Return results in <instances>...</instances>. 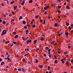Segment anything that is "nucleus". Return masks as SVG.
Instances as JSON below:
<instances>
[{"instance_id":"4be33fe9","label":"nucleus","mask_w":73,"mask_h":73,"mask_svg":"<svg viewBox=\"0 0 73 73\" xmlns=\"http://www.w3.org/2000/svg\"><path fill=\"white\" fill-rule=\"evenodd\" d=\"M23 61V62H25V58H23V60H22Z\"/></svg>"},{"instance_id":"ddd939ff","label":"nucleus","mask_w":73,"mask_h":73,"mask_svg":"<svg viewBox=\"0 0 73 73\" xmlns=\"http://www.w3.org/2000/svg\"><path fill=\"white\" fill-rule=\"evenodd\" d=\"M21 19H23V17L21 16L19 18V20H21Z\"/></svg>"},{"instance_id":"6e6552de","label":"nucleus","mask_w":73,"mask_h":73,"mask_svg":"<svg viewBox=\"0 0 73 73\" xmlns=\"http://www.w3.org/2000/svg\"><path fill=\"white\" fill-rule=\"evenodd\" d=\"M37 42V40H35L34 41V44H36Z\"/></svg>"},{"instance_id":"72a5a7b5","label":"nucleus","mask_w":73,"mask_h":73,"mask_svg":"<svg viewBox=\"0 0 73 73\" xmlns=\"http://www.w3.org/2000/svg\"><path fill=\"white\" fill-rule=\"evenodd\" d=\"M44 15H46L47 14V13L46 12V11H45L44 13Z\"/></svg>"},{"instance_id":"39448f33","label":"nucleus","mask_w":73,"mask_h":73,"mask_svg":"<svg viewBox=\"0 0 73 73\" xmlns=\"http://www.w3.org/2000/svg\"><path fill=\"white\" fill-rule=\"evenodd\" d=\"M57 12H58V13H59V14H60V13H61V11H59V10H58V9L57 10Z\"/></svg>"},{"instance_id":"de8ad7c7","label":"nucleus","mask_w":73,"mask_h":73,"mask_svg":"<svg viewBox=\"0 0 73 73\" xmlns=\"http://www.w3.org/2000/svg\"><path fill=\"white\" fill-rule=\"evenodd\" d=\"M12 14H13V15H15V12H12Z\"/></svg>"},{"instance_id":"69168bd1","label":"nucleus","mask_w":73,"mask_h":73,"mask_svg":"<svg viewBox=\"0 0 73 73\" xmlns=\"http://www.w3.org/2000/svg\"><path fill=\"white\" fill-rule=\"evenodd\" d=\"M71 27H73V24H71Z\"/></svg>"},{"instance_id":"c03bdc74","label":"nucleus","mask_w":73,"mask_h":73,"mask_svg":"<svg viewBox=\"0 0 73 73\" xmlns=\"http://www.w3.org/2000/svg\"><path fill=\"white\" fill-rule=\"evenodd\" d=\"M44 57H46V54H44Z\"/></svg>"},{"instance_id":"393cba45","label":"nucleus","mask_w":73,"mask_h":73,"mask_svg":"<svg viewBox=\"0 0 73 73\" xmlns=\"http://www.w3.org/2000/svg\"><path fill=\"white\" fill-rule=\"evenodd\" d=\"M3 24H5V23H6V22H5V21H3Z\"/></svg>"},{"instance_id":"e2e57ef3","label":"nucleus","mask_w":73,"mask_h":73,"mask_svg":"<svg viewBox=\"0 0 73 73\" xmlns=\"http://www.w3.org/2000/svg\"><path fill=\"white\" fill-rule=\"evenodd\" d=\"M66 57H68V55H66Z\"/></svg>"},{"instance_id":"3c124183","label":"nucleus","mask_w":73,"mask_h":73,"mask_svg":"<svg viewBox=\"0 0 73 73\" xmlns=\"http://www.w3.org/2000/svg\"><path fill=\"white\" fill-rule=\"evenodd\" d=\"M58 10H59V9H60V7L59 6H58Z\"/></svg>"},{"instance_id":"680f3d73","label":"nucleus","mask_w":73,"mask_h":73,"mask_svg":"<svg viewBox=\"0 0 73 73\" xmlns=\"http://www.w3.org/2000/svg\"><path fill=\"white\" fill-rule=\"evenodd\" d=\"M57 33H60V31H58L57 32Z\"/></svg>"},{"instance_id":"ea45409f","label":"nucleus","mask_w":73,"mask_h":73,"mask_svg":"<svg viewBox=\"0 0 73 73\" xmlns=\"http://www.w3.org/2000/svg\"><path fill=\"white\" fill-rule=\"evenodd\" d=\"M58 53H59V54H60V53H61V51H58Z\"/></svg>"},{"instance_id":"f257e3e1","label":"nucleus","mask_w":73,"mask_h":73,"mask_svg":"<svg viewBox=\"0 0 73 73\" xmlns=\"http://www.w3.org/2000/svg\"><path fill=\"white\" fill-rule=\"evenodd\" d=\"M6 33H7V31H6V30H4L2 32V33L1 34V35L3 36V35H5Z\"/></svg>"},{"instance_id":"4d7b16f0","label":"nucleus","mask_w":73,"mask_h":73,"mask_svg":"<svg viewBox=\"0 0 73 73\" xmlns=\"http://www.w3.org/2000/svg\"><path fill=\"white\" fill-rule=\"evenodd\" d=\"M7 59L8 60H10V58H7Z\"/></svg>"},{"instance_id":"aec40b11","label":"nucleus","mask_w":73,"mask_h":73,"mask_svg":"<svg viewBox=\"0 0 73 73\" xmlns=\"http://www.w3.org/2000/svg\"><path fill=\"white\" fill-rule=\"evenodd\" d=\"M39 16L38 15H36L35 16V18L36 19H38V17Z\"/></svg>"},{"instance_id":"1a4fd4ad","label":"nucleus","mask_w":73,"mask_h":73,"mask_svg":"<svg viewBox=\"0 0 73 73\" xmlns=\"http://www.w3.org/2000/svg\"><path fill=\"white\" fill-rule=\"evenodd\" d=\"M24 3H25V1H23V2L21 3V5H24Z\"/></svg>"},{"instance_id":"13d9d810","label":"nucleus","mask_w":73,"mask_h":73,"mask_svg":"<svg viewBox=\"0 0 73 73\" xmlns=\"http://www.w3.org/2000/svg\"><path fill=\"white\" fill-rule=\"evenodd\" d=\"M36 50H39V49H40V48H37V49H36Z\"/></svg>"},{"instance_id":"774afa93","label":"nucleus","mask_w":73,"mask_h":73,"mask_svg":"<svg viewBox=\"0 0 73 73\" xmlns=\"http://www.w3.org/2000/svg\"><path fill=\"white\" fill-rule=\"evenodd\" d=\"M71 69H73V66H71Z\"/></svg>"},{"instance_id":"b1692460","label":"nucleus","mask_w":73,"mask_h":73,"mask_svg":"<svg viewBox=\"0 0 73 73\" xmlns=\"http://www.w3.org/2000/svg\"><path fill=\"white\" fill-rule=\"evenodd\" d=\"M50 69V67L48 66V70H49Z\"/></svg>"},{"instance_id":"5701e85b","label":"nucleus","mask_w":73,"mask_h":73,"mask_svg":"<svg viewBox=\"0 0 73 73\" xmlns=\"http://www.w3.org/2000/svg\"><path fill=\"white\" fill-rule=\"evenodd\" d=\"M35 62H38V61L37 59H35Z\"/></svg>"},{"instance_id":"a878e982","label":"nucleus","mask_w":73,"mask_h":73,"mask_svg":"<svg viewBox=\"0 0 73 73\" xmlns=\"http://www.w3.org/2000/svg\"><path fill=\"white\" fill-rule=\"evenodd\" d=\"M46 50H48V49H49V48L48 47H46Z\"/></svg>"},{"instance_id":"a18cd8bd","label":"nucleus","mask_w":73,"mask_h":73,"mask_svg":"<svg viewBox=\"0 0 73 73\" xmlns=\"http://www.w3.org/2000/svg\"><path fill=\"white\" fill-rule=\"evenodd\" d=\"M1 6H4V5L3 4V3H2L1 4Z\"/></svg>"},{"instance_id":"338daca9","label":"nucleus","mask_w":73,"mask_h":73,"mask_svg":"<svg viewBox=\"0 0 73 73\" xmlns=\"http://www.w3.org/2000/svg\"><path fill=\"white\" fill-rule=\"evenodd\" d=\"M21 69H18V70H19V71H21Z\"/></svg>"},{"instance_id":"c756f323","label":"nucleus","mask_w":73,"mask_h":73,"mask_svg":"<svg viewBox=\"0 0 73 73\" xmlns=\"http://www.w3.org/2000/svg\"><path fill=\"white\" fill-rule=\"evenodd\" d=\"M14 21V19H11V22H13Z\"/></svg>"},{"instance_id":"864d4df0","label":"nucleus","mask_w":73,"mask_h":73,"mask_svg":"<svg viewBox=\"0 0 73 73\" xmlns=\"http://www.w3.org/2000/svg\"><path fill=\"white\" fill-rule=\"evenodd\" d=\"M24 27L25 29H27V27L26 26H24Z\"/></svg>"},{"instance_id":"20e7f679","label":"nucleus","mask_w":73,"mask_h":73,"mask_svg":"<svg viewBox=\"0 0 73 73\" xmlns=\"http://www.w3.org/2000/svg\"><path fill=\"white\" fill-rule=\"evenodd\" d=\"M26 35H28V33L29 32V30H27L26 31Z\"/></svg>"},{"instance_id":"473e14b6","label":"nucleus","mask_w":73,"mask_h":73,"mask_svg":"<svg viewBox=\"0 0 73 73\" xmlns=\"http://www.w3.org/2000/svg\"><path fill=\"white\" fill-rule=\"evenodd\" d=\"M13 33L14 35H16V33L15 32H14Z\"/></svg>"},{"instance_id":"8fccbe9b","label":"nucleus","mask_w":73,"mask_h":73,"mask_svg":"<svg viewBox=\"0 0 73 73\" xmlns=\"http://www.w3.org/2000/svg\"><path fill=\"white\" fill-rule=\"evenodd\" d=\"M66 15H67V16H69V13H66Z\"/></svg>"},{"instance_id":"37998d69","label":"nucleus","mask_w":73,"mask_h":73,"mask_svg":"<svg viewBox=\"0 0 73 73\" xmlns=\"http://www.w3.org/2000/svg\"><path fill=\"white\" fill-rule=\"evenodd\" d=\"M67 2H70V0H67L66 1Z\"/></svg>"},{"instance_id":"bb28decb","label":"nucleus","mask_w":73,"mask_h":73,"mask_svg":"<svg viewBox=\"0 0 73 73\" xmlns=\"http://www.w3.org/2000/svg\"><path fill=\"white\" fill-rule=\"evenodd\" d=\"M54 57L55 58V59H57V57H56V56H55V55H54Z\"/></svg>"},{"instance_id":"4c0bfd02","label":"nucleus","mask_w":73,"mask_h":73,"mask_svg":"<svg viewBox=\"0 0 73 73\" xmlns=\"http://www.w3.org/2000/svg\"><path fill=\"white\" fill-rule=\"evenodd\" d=\"M27 27H31V25H27Z\"/></svg>"},{"instance_id":"2eb2a0df","label":"nucleus","mask_w":73,"mask_h":73,"mask_svg":"<svg viewBox=\"0 0 73 73\" xmlns=\"http://www.w3.org/2000/svg\"><path fill=\"white\" fill-rule=\"evenodd\" d=\"M65 35H66V36H68V35H69V33H66Z\"/></svg>"},{"instance_id":"5fc2aeb1","label":"nucleus","mask_w":73,"mask_h":73,"mask_svg":"<svg viewBox=\"0 0 73 73\" xmlns=\"http://www.w3.org/2000/svg\"><path fill=\"white\" fill-rule=\"evenodd\" d=\"M64 5H66V3H64Z\"/></svg>"},{"instance_id":"4468645a","label":"nucleus","mask_w":73,"mask_h":73,"mask_svg":"<svg viewBox=\"0 0 73 73\" xmlns=\"http://www.w3.org/2000/svg\"><path fill=\"white\" fill-rule=\"evenodd\" d=\"M33 2V1H32V0H30L29 1V3H32Z\"/></svg>"},{"instance_id":"58836bf2","label":"nucleus","mask_w":73,"mask_h":73,"mask_svg":"<svg viewBox=\"0 0 73 73\" xmlns=\"http://www.w3.org/2000/svg\"><path fill=\"white\" fill-rule=\"evenodd\" d=\"M13 43H12L10 45V46H11V47H12V46H13Z\"/></svg>"},{"instance_id":"6e6d98bb","label":"nucleus","mask_w":73,"mask_h":73,"mask_svg":"<svg viewBox=\"0 0 73 73\" xmlns=\"http://www.w3.org/2000/svg\"><path fill=\"white\" fill-rule=\"evenodd\" d=\"M14 10H16V8L15 7H14Z\"/></svg>"},{"instance_id":"a19ab883","label":"nucleus","mask_w":73,"mask_h":73,"mask_svg":"<svg viewBox=\"0 0 73 73\" xmlns=\"http://www.w3.org/2000/svg\"><path fill=\"white\" fill-rule=\"evenodd\" d=\"M23 0H20L19 1V4H20L21 2V1H22Z\"/></svg>"},{"instance_id":"bf43d9fd","label":"nucleus","mask_w":73,"mask_h":73,"mask_svg":"<svg viewBox=\"0 0 73 73\" xmlns=\"http://www.w3.org/2000/svg\"><path fill=\"white\" fill-rule=\"evenodd\" d=\"M68 48H71V46H68Z\"/></svg>"},{"instance_id":"0e129e2a","label":"nucleus","mask_w":73,"mask_h":73,"mask_svg":"<svg viewBox=\"0 0 73 73\" xmlns=\"http://www.w3.org/2000/svg\"><path fill=\"white\" fill-rule=\"evenodd\" d=\"M57 43H55L54 44V45H57Z\"/></svg>"},{"instance_id":"49530a36","label":"nucleus","mask_w":73,"mask_h":73,"mask_svg":"<svg viewBox=\"0 0 73 73\" xmlns=\"http://www.w3.org/2000/svg\"><path fill=\"white\" fill-rule=\"evenodd\" d=\"M49 57H52V55H51V54H50L49 56Z\"/></svg>"},{"instance_id":"cd10ccee","label":"nucleus","mask_w":73,"mask_h":73,"mask_svg":"<svg viewBox=\"0 0 73 73\" xmlns=\"http://www.w3.org/2000/svg\"><path fill=\"white\" fill-rule=\"evenodd\" d=\"M52 5L53 7H54L56 5V4L54 3L53 4H52Z\"/></svg>"},{"instance_id":"f3484780","label":"nucleus","mask_w":73,"mask_h":73,"mask_svg":"<svg viewBox=\"0 0 73 73\" xmlns=\"http://www.w3.org/2000/svg\"><path fill=\"white\" fill-rule=\"evenodd\" d=\"M58 62V61H57V60H55L54 61V63L55 64H57V63Z\"/></svg>"},{"instance_id":"603ef678","label":"nucleus","mask_w":73,"mask_h":73,"mask_svg":"<svg viewBox=\"0 0 73 73\" xmlns=\"http://www.w3.org/2000/svg\"><path fill=\"white\" fill-rule=\"evenodd\" d=\"M71 62L72 63L73 62V60L72 59L71 60Z\"/></svg>"},{"instance_id":"a211bd4d","label":"nucleus","mask_w":73,"mask_h":73,"mask_svg":"<svg viewBox=\"0 0 73 73\" xmlns=\"http://www.w3.org/2000/svg\"><path fill=\"white\" fill-rule=\"evenodd\" d=\"M14 3H15V1H13L12 2H11V4H13Z\"/></svg>"},{"instance_id":"6ab92c4d","label":"nucleus","mask_w":73,"mask_h":73,"mask_svg":"<svg viewBox=\"0 0 73 73\" xmlns=\"http://www.w3.org/2000/svg\"><path fill=\"white\" fill-rule=\"evenodd\" d=\"M66 8H67V9H69L70 8L69 6H67L66 7Z\"/></svg>"},{"instance_id":"0eeeda50","label":"nucleus","mask_w":73,"mask_h":73,"mask_svg":"<svg viewBox=\"0 0 73 73\" xmlns=\"http://www.w3.org/2000/svg\"><path fill=\"white\" fill-rule=\"evenodd\" d=\"M57 25H58V24L57 23H55L54 24V26L55 27H57Z\"/></svg>"},{"instance_id":"423d86ee","label":"nucleus","mask_w":73,"mask_h":73,"mask_svg":"<svg viewBox=\"0 0 73 73\" xmlns=\"http://www.w3.org/2000/svg\"><path fill=\"white\" fill-rule=\"evenodd\" d=\"M15 38H18V35H16L15 36Z\"/></svg>"},{"instance_id":"f8f14e48","label":"nucleus","mask_w":73,"mask_h":73,"mask_svg":"<svg viewBox=\"0 0 73 73\" xmlns=\"http://www.w3.org/2000/svg\"><path fill=\"white\" fill-rule=\"evenodd\" d=\"M69 24L68 23L66 22V26H69Z\"/></svg>"},{"instance_id":"2f4dec72","label":"nucleus","mask_w":73,"mask_h":73,"mask_svg":"<svg viewBox=\"0 0 73 73\" xmlns=\"http://www.w3.org/2000/svg\"><path fill=\"white\" fill-rule=\"evenodd\" d=\"M68 29H70V30H71L72 29V28L70 27H68Z\"/></svg>"},{"instance_id":"09e8293b","label":"nucleus","mask_w":73,"mask_h":73,"mask_svg":"<svg viewBox=\"0 0 73 73\" xmlns=\"http://www.w3.org/2000/svg\"><path fill=\"white\" fill-rule=\"evenodd\" d=\"M68 63V61H66V64H67V65H69V64Z\"/></svg>"},{"instance_id":"e433bc0d","label":"nucleus","mask_w":73,"mask_h":73,"mask_svg":"<svg viewBox=\"0 0 73 73\" xmlns=\"http://www.w3.org/2000/svg\"><path fill=\"white\" fill-rule=\"evenodd\" d=\"M13 43V44H17V42H14Z\"/></svg>"},{"instance_id":"79ce46f5","label":"nucleus","mask_w":73,"mask_h":73,"mask_svg":"<svg viewBox=\"0 0 73 73\" xmlns=\"http://www.w3.org/2000/svg\"><path fill=\"white\" fill-rule=\"evenodd\" d=\"M28 54H29V53L27 54H25L24 55V56H27V55H28Z\"/></svg>"},{"instance_id":"052dcab7","label":"nucleus","mask_w":73,"mask_h":73,"mask_svg":"<svg viewBox=\"0 0 73 73\" xmlns=\"http://www.w3.org/2000/svg\"><path fill=\"white\" fill-rule=\"evenodd\" d=\"M48 19H50V17L48 16Z\"/></svg>"},{"instance_id":"7c9ffc66","label":"nucleus","mask_w":73,"mask_h":73,"mask_svg":"<svg viewBox=\"0 0 73 73\" xmlns=\"http://www.w3.org/2000/svg\"><path fill=\"white\" fill-rule=\"evenodd\" d=\"M39 66L40 67V68H42V65H40Z\"/></svg>"},{"instance_id":"c9c22d12","label":"nucleus","mask_w":73,"mask_h":73,"mask_svg":"<svg viewBox=\"0 0 73 73\" xmlns=\"http://www.w3.org/2000/svg\"><path fill=\"white\" fill-rule=\"evenodd\" d=\"M68 54V52L66 51L65 52H64V54Z\"/></svg>"},{"instance_id":"dca6fc26","label":"nucleus","mask_w":73,"mask_h":73,"mask_svg":"<svg viewBox=\"0 0 73 73\" xmlns=\"http://www.w3.org/2000/svg\"><path fill=\"white\" fill-rule=\"evenodd\" d=\"M26 23V22H25V21H23V24H25Z\"/></svg>"},{"instance_id":"9d476101","label":"nucleus","mask_w":73,"mask_h":73,"mask_svg":"<svg viewBox=\"0 0 73 73\" xmlns=\"http://www.w3.org/2000/svg\"><path fill=\"white\" fill-rule=\"evenodd\" d=\"M22 72H25V69L24 68H22Z\"/></svg>"},{"instance_id":"7ed1b4c3","label":"nucleus","mask_w":73,"mask_h":73,"mask_svg":"<svg viewBox=\"0 0 73 73\" xmlns=\"http://www.w3.org/2000/svg\"><path fill=\"white\" fill-rule=\"evenodd\" d=\"M51 44L52 45H53V44H54V43H55V41H53L52 42H51Z\"/></svg>"},{"instance_id":"9b49d317","label":"nucleus","mask_w":73,"mask_h":73,"mask_svg":"<svg viewBox=\"0 0 73 73\" xmlns=\"http://www.w3.org/2000/svg\"><path fill=\"white\" fill-rule=\"evenodd\" d=\"M3 64H4V62H3L1 63V65H3Z\"/></svg>"},{"instance_id":"c85d7f7f","label":"nucleus","mask_w":73,"mask_h":73,"mask_svg":"<svg viewBox=\"0 0 73 73\" xmlns=\"http://www.w3.org/2000/svg\"><path fill=\"white\" fill-rule=\"evenodd\" d=\"M44 10H46V9H47V7H44Z\"/></svg>"},{"instance_id":"f03ea898","label":"nucleus","mask_w":73,"mask_h":73,"mask_svg":"<svg viewBox=\"0 0 73 73\" xmlns=\"http://www.w3.org/2000/svg\"><path fill=\"white\" fill-rule=\"evenodd\" d=\"M31 41H32V40H28L27 41V44H29V42H31Z\"/></svg>"},{"instance_id":"412c9836","label":"nucleus","mask_w":73,"mask_h":73,"mask_svg":"<svg viewBox=\"0 0 73 73\" xmlns=\"http://www.w3.org/2000/svg\"><path fill=\"white\" fill-rule=\"evenodd\" d=\"M32 27L33 28H35V27H36V26L35 25H32Z\"/></svg>"},{"instance_id":"f704fd0d","label":"nucleus","mask_w":73,"mask_h":73,"mask_svg":"<svg viewBox=\"0 0 73 73\" xmlns=\"http://www.w3.org/2000/svg\"><path fill=\"white\" fill-rule=\"evenodd\" d=\"M51 49L50 48L48 50V52H50V50H51Z\"/></svg>"}]
</instances>
